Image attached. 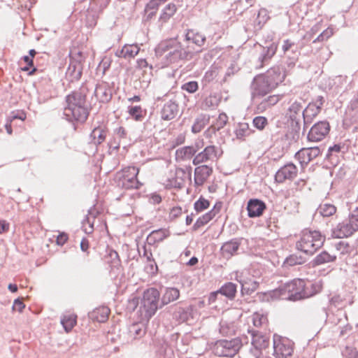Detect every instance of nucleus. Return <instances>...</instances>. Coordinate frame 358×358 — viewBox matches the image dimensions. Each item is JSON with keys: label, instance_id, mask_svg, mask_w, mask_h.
Returning <instances> with one entry per match:
<instances>
[{"label": "nucleus", "instance_id": "f257e3e1", "mask_svg": "<svg viewBox=\"0 0 358 358\" xmlns=\"http://www.w3.org/2000/svg\"><path fill=\"white\" fill-rule=\"evenodd\" d=\"M321 281L311 282L301 278H294L280 285L278 288L268 292L272 299H281L298 301L310 298L322 290Z\"/></svg>", "mask_w": 358, "mask_h": 358}, {"label": "nucleus", "instance_id": "f03ea898", "mask_svg": "<svg viewBox=\"0 0 358 358\" xmlns=\"http://www.w3.org/2000/svg\"><path fill=\"white\" fill-rule=\"evenodd\" d=\"M89 92L87 83H83L78 90L68 94L65 101L64 115L69 122L84 123L87 120L90 110L86 105V97Z\"/></svg>", "mask_w": 358, "mask_h": 358}, {"label": "nucleus", "instance_id": "7ed1b4c3", "mask_svg": "<svg viewBox=\"0 0 358 358\" xmlns=\"http://www.w3.org/2000/svg\"><path fill=\"white\" fill-rule=\"evenodd\" d=\"M157 57H162L164 53L166 65L178 63L181 61L190 60L194 52L189 45H184L176 38H169L162 41L155 48Z\"/></svg>", "mask_w": 358, "mask_h": 358}, {"label": "nucleus", "instance_id": "20e7f679", "mask_svg": "<svg viewBox=\"0 0 358 358\" xmlns=\"http://www.w3.org/2000/svg\"><path fill=\"white\" fill-rule=\"evenodd\" d=\"M160 293L159 290L154 287L145 289L143 293L142 298L132 297L128 301L127 308L134 310L138 305L139 316L142 321L149 320L157 312L160 306Z\"/></svg>", "mask_w": 358, "mask_h": 358}, {"label": "nucleus", "instance_id": "39448f33", "mask_svg": "<svg viewBox=\"0 0 358 358\" xmlns=\"http://www.w3.org/2000/svg\"><path fill=\"white\" fill-rule=\"evenodd\" d=\"M325 241V237L319 231L303 230L299 240L296 243V248L307 255H313Z\"/></svg>", "mask_w": 358, "mask_h": 358}, {"label": "nucleus", "instance_id": "423d86ee", "mask_svg": "<svg viewBox=\"0 0 358 358\" xmlns=\"http://www.w3.org/2000/svg\"><path fill=\"white\" fill-rule=\"evenodd\" d=\"M140 169L134 166H128L117 171L114 178L117 187L125 190H138L143 183L138 178Z\"/></svg>", "mask_w": 358, "mask_h": 358}, {"label": "nucleus", "instance_id": "0eeeda50", "mask_svg": "<svg viewBox=\"0 0 358 358\" xmlns=\"http://www.w3.org/2000/svg\"><path fill=\"white\" fill-rule=\"evenodd\" d=\"M242 346V341L239 338H232L231 340L217 341L213 347V353L218 357H234Z\"/></svg>", "mask_w": 358, "mask_h": 358}, {"label": "nucleus", "instance_id": "6e6552de", "mask_svg": "<svg viewBox=\"0 0 358 358\" xmlns=\"http://www.w3.org/2000/svg\"><path fill=\"white\" fill-rule=\"evenodd\" d=\"M278 45L276 42L266 40L264 45H259V50L257 56L256 69H260L270 64L272 58L275 55Z\"/></svg>", "mask_w": 358, "mask_h": 358}, {"label": "nucleus", "instance_id": "1a4fd4ad", "mask_svg": "<svg viewBox=\"0 0 358 358\" xmlns=\"http://www.w3.org/2000/svg\"><path fill=\"white\" fill-rule=\"evenodd\" d=\"M250 90L251 100H257L268 95L275 89L266 80V78L262 74H258L252 79Z\"/></svg>", "mask_w": 358, "mask_h": 358}, {"label": "nucleus", "instance_id": "9d476101", "mask_svg": "<svg viewBox=\"0 0 358 358\" xmlns=\"http://www.w3.org/2000/svg\"><path fill=\"white\" fill-rule=\"evenodd\" d=\"M76 55L78 58L73 55H70V62L66 72V79L69 83L78 81L83 75V53L78 51Z\"/></svg>", "mask_w": 358, "mask_h": 358}, {"label": "nucleus", "instance_id": "9b49d317", "mask_svg": "<svg viewBox=\"0 0 358 358\" xmlns=\"http://www.w3.org/2000/svg\"><path fill=\"white\" fill-rule=\"evenodd\" d=\"M330 124L328 121H319L309 129L307 140L309 142L317 143L324 140L329 134Z\"/></svg>", "mask_w": 358, "mask_h": 358}, {"label": "nucleus", "instance_id": "f8f14e48", "mask_svg": "<svg viewBox=\"0 0 358 358\" xmlns=\"http://www.w3.org/2000/svg\"><path fill=\"white\" fill-rule=\"evenodd\" d=\"M219 149L215 145L210 144L206 146L202 151L196 154L192 161L194 165H199L208 162H215L221 156Z\"/></svg>", "mask_w": 358, "mask_h": 358}, {"label": "nucleus", "instance_id": "ddd939ff", "mask_svg": "<svg viewBox=\"0 0 358 358\" xmlns=\"http://www.w3.org/2000/svg\"><path fill=\"white\" fill-rule=\"evenodd\" d=\"M283 97L282 94H271L263 96L257 100H252L257 113H263L275 106Z\"/></svg>", "mask_w": 358, "mask_h": 358}, {"label": "nucleus", "instance_id": "4468645a", "mask_svg": "<svg viewBox=\"0 0 358 358\" xmlns=\"http://www.w3.org/2000/svg\"><path fill=\"white\" fill-rule=\"evenodd\" d=\"M298 173V168L293 163H288L282 166L275 174V180L283 183L286 180H294Z\"/></svg>", "mask_w": 358, "mask_h": 358}, {"label": "nucleus", "instance_id": "2eb2a0df", "mask_svg": "<svg viewBox=\"0 0 358 358\" xmlns=\"http://www.w3.org/2000/svg\"><path fill=\"white\" fill-rule=\"evenodd\" d=\"M248 333L252 336L251 345L259 348L266 349L270 343V334L268 331H260L255 329H248Z\"/></svg>", "mask_w": 358, "mask_h": 358}, {"label": "nucleus", "instance_id": "dca6fc26", "mask_svg": "<svg viewBox=\"0 0 358 358\" xmlns=\"http://www.w3.org/2000/svg\"><path fill=\"white\" fill-rule=\"evenodd\" d=\"M320 154V148L317 146L303 148L295 154V158L299 162L301 166L303 167Z\"/></svg>", "mask_w": 358, "mask_h": 358}, {"label": "nucleus", "instance_id": "f3484780", "mask_svg": "<svg viewBox=\"0 0 358 358\" xmlns=\"http://www.w3.org/2000/svg\"><path fill=\"white\" fill-rule=\"evenodd\" d=\"M357 231L353 228L350 222L346 218L339 222L331 229V236L336 238H343L351 236Z\"/></svg>", "mask_w": 358, "mask_h": 358}, {"label": "nucleus", "instance_id": "a211bd4d", "mask_svg": "<svg viewBox=\"0 0 358 358\" xmlns=\"http://www.w3.org/2000/svg\"><path fill=\"white\" fill-rule=\"evenodd\" d=\"M94 95L100 103H108L113 96L112 88L108 83L102 81L96 84Z\"/></svg>", "mask_w": 358, "mask_h": 358}, {"label": "nucleus", "instance_id": "6ab92c4d", "mask_svg": "<svg viewBox=\"0 0 358 358\" xmlns=\"http://www.w3.org/2000/svg\"><path fill=\"white\" fill-rule=\"evenodd\" d=\"M282 50L285 56L289 59L288 65H294L300 55L298 45L291 40L286 39L283 41Z\"/></svg>", "mask_w": 358, "mask_h": 358}, {"label": "nucleus", "instance_id": "aec40b11", "mask_svg": "<svg viewBox=\"0 0 358 358\" xmlns=\"http://www.w3.org/2000/svg\"><path fill=\"white\" fill-rule=\"evenodd\" d=\"M275 89L280 83L284 81L285 74L279 66L270 68L265 73H261Z\"/></svg>", "mask_w": 358, "mask_h": 358}, {"label": "nucleus", "instance_id": "412c9836", "mask_svg": "<svg viewBox=\"0 0 358 358\" xmlns=\"http://www.w3.org/2000/svg\"><path fill=\"white\" fill-rule=\"evenodd\" d=\"M129 141L127 130L123 127H118L113 131V137L108 144L113 149L118 150L121 144L126 145Z\"/></svg>", "mask_w": 358, "mask_h": 358}, {"label": "nucleus", "instance_id": "4be33fe9", "mask_svg": "<svg viewBox=\"0 0 358 358\" xmlns=\"http://www.w3.org/2000/svg\"><path fill=\"white\" fill-rule=\"evenodd\" d=\"M293 349L287 340L273 339V355L276 358H284L290 356Z\"/></svg>", "mask_w": 358, "mask_h": 358}, {"label": "nucleus", "instance_id": "5701e85b", "mask_svg": "<svg viewBox=\"0 0 358 358\" xmlns=\"http://www.w3.org/2000/svg\"><path fill=\"white\" fill-rule=\"evenodd\" d=\"M303 96L298 97H292L289 99L288 103L289 106L287 109V115L288 117H292L294 119L295 117H300V113H302L303 104L306 102L307 98Z\"/></svg>", "mask_w": 358, "mask_h": 358}, {"label": "nucleus", "instance_id": "b1692460", "mask_svg": "<svg viewBox=\"0 0 358 358\" xmlns=\"http://www.w3.org/2000/svg\"><path fill=\"white\" fill-rule=\"evenodd\" d=\"M221 203H217L212 210L205 213L202 216L199 217L194 224L192 227L193 231H197L201 227L207 224L210 220H212L217 214H218L221 210Z\"/></svg>", "mask_w": 358, "mask_h": 358}, {"label": "nucleus", "instance_id": "393cba45", "mask_svg": "<svg viewBox=\"0 0 358 358\" xmlns=\"http://www.w3.org/2000/svg\"><path fill=\"white\" fill-rule=\"evenodd\" d=\"M266 203L258 199H251L248 201L247 210L249 217L261 216L266 210Z\"/></svg>", "mask_w": 358, "mask_h": 358}, {"label": "nucleus", "instance_id": "a878e982", "mask_svg": "<svg viewBox=\"0 0 358 358\" xmlns=\"http://www.w3.org/2000/svg\"><path fill=\"white\" fill-rule=\"evenodd\" d=\"M320 108L310 102L302 111L303 120V131H306L309 125L313 122V119L320 113Z\"/></svg>", "mask_w": 358, "mask_h": 358}, {"label": "nucleus", "instance_id": "bb28decb", "mask_svg": "<svg viewBox=\"0 0 358 358\" xmlns=\"http://www.w3.org/2000/svg\"><path fill=\"white\" fill-rule=\"evenodd\" d=\"M213 173V168L207 165L198 166L194 169V183L201 186Z\"/></svg>", "mask_w": 358, "mask_h": 358}, {"label": "nucleus", "instance_id": "cd10ccee", "mask_svg": "<svg viewBox=\"0 0 358 358\" xmlns=\"http://www.w3.org/2000/svg\"><path fill=\"white\" fill-rule=\"evenodd\" d=\"M104 262L108 265L110 271L119 270L122 266L118 253L113 248H108L104 256Z\"/></svg>", "mask_w": 358, "mask_h": 358}, {"label": "nucleus", "instance_id": "c85d7f7f", "mask_svg": "<svg viewBox=\"0 0 358 358\" xmlns=\"http://www.w3.org/2000/svg\"><path fill=\"white\" fill-rule=\"evenodd\" d=\"M178 113V105L176 101L169 100L166 102L161 110V117L164 120H173Z\"/></svg>", "mask_w": 358, "mask_h": 358}, {"label": "nucleus", "instance_id": "c756f323", "mask_svg": "<svg viewBox=\"0 0 358 358\" xmlns=\"http://www.w3.org/2000/svg\"><path fill=\"white\" fill-rule=\"evenodd\" d=\"M108 132V129L104 124L95 127L90 134L92 142L96 146L101 145L105 141Z\"/></svg>", "mask_w": 358, "mask_h": 358}, {"label": "nucleus", "instance_id": "7c9ffc66", "mask_svg": "<svg viewBox=\"0 0 358 358\" xmlns=\"http://www.w3.org/2000/svg\"><path fill=\"white\" fill-rule=\"evenodd\" d=\"M252 317L253 324L252 329H259L260 331H268V320L266 313L255 312Z\"/></svg>", "mask_w": 358, "mask_h": 358}, {"label": "nucleus", "instance_id": "2f4dec72", "mask_svg": "<svg viewBox=\"0 0 358 358\" xmlns=\"http://www.w3.org/2000/svg\"><path fill=\"white\" fill-rule=\"evenodd\" d=\"M139 50L140 48L137 44H126L121 50L116 52L115 55L125 59H130L134 58L139 52Z\"/></svg>", "mask_w": 358, "mask_h": 358}, {"label": "nucleus", "instance_id": "473e14b6", "mask_svg": "<svg viewBox=\"0 0 358 358\" xmlns=\"http://www.w3.org/2000/svg\"><path fill=\"white\" fill-rule=\"evenodd\" d=\"M110 310L107 306H100L96 308L89 313V317L98 322H105L109 316Z\"/></svg>", "mask_w": 358, "mask_h": 358}, {"label": "nucleus", "instance_id": "72a5a7b5", "mask_svg": "<svg viewBox=\"0 0 358 358\" xmlns=\"http://www.w3.org/2000/svg\"><path fill=\"white\" fill-rule=\"evenodd\" d=\"M170 231L166 229H159L153 230L147 237V243L152 245L157 243L164 241L170 236Z\"/></svg>", "mask_w": 358, "mask_h": 358}, {"label": "nucleus", "instance_id": "f704fd0d", "mask_svg": "<svg viewBox=\"0 0 358 358\" xmlns=\"http://www.w3.org/2000/svg\"><path fill=\"white\" fill-rule=\"evenodd\" d=\"M193 307L188 306L187 307H178L173 313V319L179 322H187L192 318Z\"/></svg>", "mask_w": 358, "mask_h": 358}, {"label": "nucleus", "instance_id": "c9c22d12", "mask_svg": "<svg viewBox=\"0 0 358 358\" xmlns=\"http://www.w3.org/2000/svg\"><path fill=\"white\" fill-rule=\"evenodd\" d=\"M180 296V291L176 287H166L161 298L160 306H164L176 301Z\"/></svg>", "mask_w": 358, "mask_h": 358}, {"label": "nucleus", "instance_id": "e433bc0d", "mask_svg": "<svg viewBox=\"0 0 358 358\" xmlns=\"http://www.w3.org/2000/svg\"><path fill=\"white\" fill-rule=\"evenodd\" d=\"M240 245L241 243L236 238L231 239V241L224 243L221 247L222 255L226 258L231 257L236 254Z\"/></svg>", "mask_w": 358, "mask_h": 358}, {"label": "nucleus", "instance_id": "4c0bfd02", "mask_svg": "<svg viewBox=\"0 0 358 358\" xmlns=\"http://www.w3.org/2000/svg\"><path fill=\"white\" fill-rule=\"evenodd\" d=\"M206 40V38L203 34L194 29H187L185 34V41L192 42L198 47L203 46Z\"/></svg>", "mask_w": 358, "mask_h": 358}, {"label": "nucleus", "instance_id": "58836bf2", "mask_svg": "<svg viewBox=\"0 0 358 358\" xmlns=\"http://www.w3.org/2000/svg\"><path fill=\"white\" fill-rule=\"evenodd\" d=\"M337 259V255L334 253H329L326 250L322 251L317 255L313 260V266H319L327 263L335 262Z\"/></svg>", "mask_w": 358, "mask_h": 358}, {"label": "nucleus", "instance_id": "ea45409f", "mask_svg": "<svg viewBox=\"0 0 358 358\" xmlns=\"http://www.w3.org/2000/svg\"><path fill=\"white\" fill-rule=\"evenodd\" d=\"M195 150L192 146H184L176 151V161H185L192 159L195 156Z\"/></svg>", "mask_w": 358, "mask_h": 358}, {"label": "nucleus", "instance_id": "a19ab883", "mask_svg": "<svg viewBox=\"0 0 358 358\" xmlns=\"http://www.w3.org/2000/svg\"><path fill=\"white\" fill-rule=\"evenodd\" d=\"M221 96L217 93L210 94L202 101V108L204 110L215 109L221 101Z\"/></svg>", "mask_w": 358, "mask_h": 358}, {"label": "nucleus", "instance_id": "79ce46f5", "mask_svg": "<svg viewBox=\"0 0 358 358\" xmlns=\"http://www.w3.org/2000/svg\"><path fill=\"white\" fill-rule=\"evenodd\" d=\"M164 1V0H150L144 10L145 20H151L155 15L160 4Z\"/></svg>", "mask_w": 358, "mask_h": 358}, {"label": "nucleus", "instance_id": "37998d69", "mask_svg": "<svg viewBox=\"0 0 358 358\" xmlns=\"http://www.w3.org/2000/svg\"><path fill=\"white\" fill-rule=\"evenodd\" d=\"M236 280L241 285V292L243 294H251L254 292H255L259 287V282L256 280H253L252 279L248 280Z\"/></svg>", "mask_w": 358, "mask_h": 358}, {"label": "nucleus", "instance_id": "c03bdc74", "mask_svg": "<svg viewBox=\"0 0 358 358\" xmlns=\"http://www.w3.org/2000/svg\"><path fill=\"white\" fill-rule=\"evenodd\" d=\"M217 292L232 300L235 298L237 292L236 285L231 282H226L217 290Z\"/></svg>", "mask_w": 358, "mask_h": 358}, {"label": "nucleus", "instance_id": "a18cd8bd", "mask_svg": "<svg viewBox=\"0 0 358 358\" xmlns=\"http://www.w3.org/2000/svg\"><path fill=\"white\" fill-rule=\"evenodd\" d=\"M209 120V115L204 114L198 115L192 126V132L194 134L199 133L208 124Z\"/></svg>", "mask_w": 358, "mask_h": 358}, {"label": "nucleus", "instance_id": "49530a36", "mask_svg": "<svg viewBox=\"0 0 358 358\" xmlns=\"http://www.w3.org/2000/svg\"><path fill=\"white\" fill-rule=\"evenodd\" d=\"M252 132V130L247 122H239L234 131L236 138L242 141L249 136Z\"/></svg>", "mask_w": 358, "mask_h": 358}, {"label": "nucleus", "instance_id": "de8ad7c7", "mask_svg": "<svg viewBox=\"0 0 358 358\" xmlns=\"http://www.w3.org/2000/svg\"><path fill=\"white\" fill-rule=\"evenodd\" d=\"M96 214L94 213L92 210H90L88 212V215L86 216L85 219L83 221V229L87 234H91L94 231V222L96 218Z\"/></svg>", "mask_w": 358, "mask_h": 358}, {"label": "nucleus", "instance_id": "09e8293b", "mask_svg": "<svg viewBox=\"0 0 358 358\" xmlns=\"http://www.w3.org/2000/svg\"><path fill=\"white\" fill-rule=\"evenodd\" d=\"M336 207L329 203H322L317 208L316 213H319L322 217H331L336 213Z\"/></svg>", "mask_w": 358, "mask_h": 358}, {"label": "nucleus", "instance_id": "8fccbe9b", "mask_svg": "<svg viewBox=\"0 0 358 358\" xmlns=\"http://www.w3.org/2000/svg\"><path fill=\"white\" fill-rule=\"evenodd\" d=\"M176 6L174 3H170L167 4L162 10L159 17V22L162 24L166 23L176 13Z\"/></svg>", "mask_w": 358, "mask_h": 358}, {"label": "nucleus", "instance_id": "3c124183", "mask_svg": "<svg viewBox=\"0 0 358 358\" xmlns=\"http://www.w3.org/2000/svg\"><path fill=\"white\" fill-rule=\"evenodd\" d=\"M77 316L74 314L64 315L61 318V324L66 332H69L76 324Z\"/></svg>", "mask_w": 358, "mask_h": 358}, {"label": "nucleus", "instance_id": "603ef678", "mask_svg": "<svg viewBox=\"0 0 358 358\" xmlns=\"http://www.w3.org/2000/svg\"><path fill=\"white\" fill-rule=\"evenodd\" d=\"M220 333L223 336H233L236 333V327L233 323L222 320L220 323Z\"/></svg>", "mask_w": 358, "mask_h": 358}, {"label": "nucleus", "instance_id": "864d4df0", "mask_svg": "<svg viewBox=\"0 0 358 358\" xmlns=\"http://www.w3.org/2000/svg\"><path fill=\"white\" fill-rule=\"evenodd\" d=\"M128 113L136 121H142L146 112L143 110L140 106H129Z\"/></svg>", "mask_w": 358, "mask_h": 358}, {"label": "nucleus", "instance_id": "5fc2aeb1", "mask_svg": "<svg viewBox=\"0 0 358 358\" xmlns=\"http://www.w3.org/2000/svg\"><path fill=\"white\" fill-rule=\"evenodd\" d=\"M129 333L134 338H138L145 334V331L142 324L134 323L129 327Z\"/></svg>", "mask_w": 358, "mask_h": 358}, {"label": "nucleus", "instance_id": "6e6d98bb", "mask_svg": "<svg viewBox=\"0 0 358 358\" xmlns=\"http://www.w3.org/2000/svg\"><path fill=\"white\" fill-rule=\"evenodd\" d=\"M306 261V258L302 257L301 255L292 254L285 259L284 264L289 266H294L296 265L302 264L305 263Z\"/></svg>", "mask_w": 358, "mask_h": 358}, {"label": "nucleus", "instance_id": "4d7b16f0", "mask_svg": "<svg viewBox=\"0 0 358 358\" xmlns=\"http://www.w3.org/2000/svg\"><path fill=\"white\" fill-rule=\"evenodd\" d=\"M151 246L152 245H146L145 244H144L141 248H138V251L139 252V254L141 255V253H143V256L144 257L146 258L147 261L148 262H152V263H154L155 265V269L157 270V264L152 257V250H151Z\"/></svg>", "mask_w": 358, "mask_h": 358}, {"label": "nucleus", "instance_id": "13d9d810", "mask_svg": "<svg viewBox=\"0 0 358 358\" xmlns=\"http://www.w3.org/2000/svg\"><path fill=\"white\" fill-rule=\"evenodd\" d=\"M229 117L225 113H221L219 114L217 119L213 122L212 125L215 127V129L218 131L223 129L227 124Z\"/></svg>", "mask_w": 358, "mask_h": 358}, {"label": "nucleus", "instance_id": "bf43d9fd", "mask_svg": "<svg viewBox=\"0 0 358 358\" xmlns=\"http://www.w3.org/2000/svg\"><path fill=\"white\" fill-rule=\"evenodd\" d=\"M335 249L337 252H339L340 255H345L351 252V247L350 244L344 241H340L335 244Z\"/></svg>", "mask_w": 358, "mask_h": 358}, {"label": "nucleus", "instance_id": "052dcab7", "mask_svg": "<svg viewBox=\"0 0 358 358\" xmlns=\"http://www.w3.org/2000/svg\"><path fill=\"white\" fill-rule=\"evenodd\" d=\"M210 206L208 200L204 199L203 196L200 198L194 203V208L196 213H201Z\"/></svg>", "mask_w": 358, "mask_h": 358}, {"label": "nucleus", "instance_id": "680f3d73", "mask_svg": "<svg viewBox=\"0 0 358 358\" xmlns=\"http://www.w3.org/2000/svg\"><path fill=\"white\" fill-rule=\"evenodd\" d=\"M252 124L256 129L262 131L268 124V120L264 116H257L253 119Z\"/></svg>", "mask_w": 358, "mask_h": 358}, {"label": "nucleus", "instance_id": "e2e57ef3", "mask_svg": "<svg viewBox=\"0 0 358 358\" xmlns=\"http://www.w3.org/2000/svg\"><path fill=\"white\" fill-rule=\"evenodd\" d=\"M330 303L338 308H343L346 306L345 299L342 297L340 294H336L332 296L330 300Z\"/></svg>", "mask_w": 358, "mask_h": 358}, {"label": "nucleus", "instance_id": "0e129e2a", "mask_svg": "<svg viewBox=\"0 0 358 358\" xmlns=\"http://www.w3.org/2000/svg\"><path fill=\"white\" fill-rule=\"evenodd\" d=\"M181 89L184 91H186L189 93H194L199 89V84L196 81H189L185 83L182 86Z\"/></svg>", "mask_w": 358, "mask_h": 358}, {"label": "nucleus", "instance_id": "69168bd1", "mask_svg": "<svg viewBox=\"0 0 358 358\" xmlns=\"http://www.w3.org/2000/svg\"><path fill=\"white\" fill-rule=\"evenodd\" d=\"M347 219L350 222L353 228L358 231V208L353 210Z\"/></svg>", "mask_w": 358, "mask_h": 358}, {"label": "nucleus", "instance_id": "338daca9", "mask_svg": "<svg viewBox=\"0 0 358 358\" xmlns=\"http://www.w3.org/2000/svg\"><path fill=\"white\" fill-rule=\"evenodd\" d=\"M8 119L9 122H13L17 119L24 121L26 119V114L22 110L12 111Z\"/></svg>", "mask_w": 358, "mask_h": 358}, {"label": "nucleus", "instance_id": "774afa93", "mask_svg": "<svg viewBox=\"0 0 358 358\" xmlns=\"http://www.w3.org/2000/svg\"><path fill=\"white\" fill-rule=\"evenodd\" d=\"M343 355L345 358H358V350L347 346L343 351Z\"/></svg>", "mask_w": 358, "mask_h": 358}]
</instances>
